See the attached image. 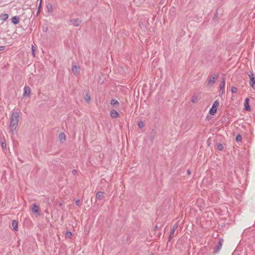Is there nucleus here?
<instances>
[{
  "instance_id": "nucleus-1",
  "label": "nucleus",
  "mask_w": 255,
  "mask_h": 255,
  "mask_svg": "<svg viewBox=\"0 0 255 255\" xmlns=\"http://www.w3.org/2000/svg\"><path fill=\"white\" fill-rule=\"evenodd\" d=\"M19 113L16 111H13L12 113L9 128L12 132L14 131L18 125L19 122Z\"/></svg>"
},
{
  "instance_id": "nucleus-2",
  "label": "nucleus",
  "mask_w": 255,
  "mask_h": 255,
  "mask_svg": "<svg viewBox=\"0 0 255 255\" xmlns=\"http://www.w3.org/2000/svg\"><path fill=\"white\" fill-rule=\"evenodd\" d=\"M219 77L218 73L214 74L208 80L207 86L209 87L212 86Z\"/></svg>"
},
{
  "instance_id": "nucleus-3",
  "label": "nucleus",
  "mask_w": 255,
  "mask_h": 255,
  "mask_svg": "<svg viewBox=\"0 0 255 255\" xmlns=\"http://www.w3.org/2000/svg\"><path fill=\"white\" fill-rule=\"evenodd\" d=\"M219 102L218 100H216L214 102L212 108L209 111V113L211 115H214L217 112V108L219 106Z\"/></svg>"
},
{
  "instance_id": "nucleus-4",
  "label": "nucleus",
  "mask_w": 255,
  "mask_h": 255,
  "mask_svg": "<svg viewBox=\"0 0 255 255\" xmlns=\"http://www.w3.org/2000/svg\"><path fill=\"white\" fill-rule=\"evenodd\" d=\"M223 242V240L222 239H219V242L216 245V246L215 247L214 253L216 254V253H217L218 252H219V251L221 250V249L222 248Z\"/></svg>"
},
{
  "instance_id": "nucleus-5",
  "label": "nucleus",
  "mask_w": 255,
  "mask_h": 255,
  "mask_svg": "<svg viewBox=\"0 0 255 255\" xmlns=\"http://www.w3.org/2000/svg\"><path fill=\"white\" fill-rule=\"evenodd\" d=\"M178 227V225L177 224H175L173 225L171 230L170 232V235L168 237V242H170L173 237V235L174 234L175 230L177 229Z\"/></svg>"
},
{
  "instance_id": "nucleus-6",
  "label": "nucleus",
  "mask_w": 255,
  "mask_h": 255,
  "mask_svg": "<svg viewBox=\"0 0 255 255\" xmlns=\"http://www.w3.org/2000/svg\"><path fill=\"white\" fill-rule=\"evenodd\" d=\"M31 92V90L29 87L25 86L24 88V97H29Z\"/></svg>"
},
{
  "instance_id": "nucleus-7",
  "label": "nucleus",
  "mask_w": 255,
  "mask_h": 255,
  "mask_svg": "<svg viewBox=\"0 0 255 255\" xmlns=\"http://www.w3.org/2000/svg\"><path fill=\"white\" fill-rule=\"evenodd\" d=\"M70 22L75 26H79L81 23V20L79 18H76V19H72L70 20Z\"/></svg>"
},
{
  "instance_id": "nucleus-8",
  "label": "nucleus",
  "mask_w": 255,
  "mask_h": 255,
  "mask_svg": "<svg viewBox=\"0 0 255 255\" xmlns=\"http://www.w3.org/2000/svg\"><path fill=\"white\" fill-rule=\"evenodd\" d=\"M110 116L112 118L116 119L119 117V114L115 110H113L110 112Z\"/></svg>"
},
{
  "instance_id": "nucleus-9",
  "label": "nucleus",
  "mask_w": 255,
  "mask_h": 255,
  "mask_svg": "<svg viewBox=\"0 0 255 255\" xmlns=\"http://www.w3.org/2000/svg\"><path fill=\"white\" fill-rule=\"evenodd\" d=\"M72 72L75 75L78 74L80 71V67L79 66H77L76 65L72 66Z\"/></svg>"
},
{
  "instance_id": "nucleus-10",
  "label": "nucleus",
  "mask_w": 255,
  "mask_h": 255,
  "mask_svg": "<svg viewBox=\"0 0 255 255\" xmlns=\"http://www.w3.org/2000/svg\"><path fill=\"white\" fill-rule=\"evenodd\" d=\"M249 99L248 98L246 99L245 102V110L247 111H249L251 110L250 106L249 105Z\"/></svg>"
},
{
  "instance_id": "nucleus-11",
  "label": "nucleus",
  "mask_w": 255,
  "mask_h": 255,
  "mask_svg": "<svg viewBox=\"0 0 255 255\" xmlns=\"http://www.w3.org/2000/svg\"><path fill=\"white\" fill-rule=\"evenodd\" d=\"M200 98L198 95L195 94L192 97L191 102L192 103H196L200 100Z\"/></svg>"
},
{
  "instance_id": "nucleus-12",
  "label": "nucleus",
  "mask_w": 255,
  "mask_h": 255,
  "mask_svg": "<svg viewBox=\"0 0 255 255\" xmlns=\"http://www.w3.org/2000/svg\"><path fill=\"white\" fill-rule=\"evenodd\" d=\"M96 196L98 199L102 200L104 198V192L99 191L96 193Z\"/></svg>"
},
{
  "instance_id": "nucleus-13",
  "label": "nucleus",
  "mask_w": 255,
  "mask_h": 255,
  "mask_svg": "<svg viewBox=\"0 0 255 255\" xmlns=\"http://www.w3.org/2000/svg\"><path fill=\"white\" fill-rule=\"evenodd\" d=\"M32 210L33 213H37L38 215H40L39 208L35 204H33Z\"/></svg>"
},
{
  "instance_id": "nucleus-14",
  "label": "nucleus",
  "mask_w": 255,
  "mask_h": 255,
  "mask_svg": "<svg viewBox=\"0 0 255 255\" xmlns=\"http://www.w3.org/2000/svg\"><path fill=\"white\" fill-rule=\"evenodd\" d=\"M19 18L17 16H14L11 19V22H12V23H13L14 24H17L19 23Z\"/></svg>"
},
{
  "instance_id": "nucleus-15",
  "label": "nucleus",
  "mask_w": 255,
  "mask_h": 255,
  "mask_svg": "<svg viewBox=\"0 0 255 255\" xmlns=\"http://www.w3.org/2000/svg\"><path fill=\"white\" fill-rule=\"evenodd\" d=\"M12 226L13 228V229L15 231L18 230V223L16 220H13L12 222Z\"/></svg>"
},
{
  "instance_id": "nucleus-16",
  "label": "nucleus",
  "mask_w": 255,
  "mask_h": 255,
  "mask_svg": "<svg viewBox=\"0 0 255 255\" xmlns=\"http://www.w3.org/2000/svg\"><path fill=\"white\" fill-rule=\"evenodd\" d=\"M8 17V15L6 13H2L0 15V19L3 21L6 20Z\"/></svg>"
},
{
  "instance_id": "nucleus-17",
  "label": "nucleus",
  "mask_w": 255,
  "mask_h": 255,
  "mask_svg": "<svg viewBox=\"0 0 255 255\" xmlns=\"http://www.w3.org/2000/svg\"><path fill=\"white\" fill-rule=\"evenodd\" d=\"M250 83L253 89H255V77H251Z\"/></svg>"
},
{
  "instance_id": "nucleus-18",
  "label": "nucleus",
  "mask_w": 255,
  "mask_h": 255,
  "mask_svg": "<svg viewBox=\"0 0 255 255\" xmlns=\"http://www.w3.org/2000/svg\"><path fill=\"white\" fill-rule=\"evenodd\" d=\"M225 86V78H223L222 79V82H221V84L220 85V89L222 90H224Z\"/></svg>"
},
{
  "instance_id": "nucleus-19",
  "label": "nucleus",
  "mask_w": 255,
  "mask_h": 255,
  "mask_svg": "<svg viewBox=\"0 0 255 255\" xmlns=\"http://www.w3.org/2000/svg\"><path fill=\"white\" fill-rule=\"evenodd\" d=\"M46 8L48 12H52L53 11V6L51 4L49 3L47 5Z\"/></svg>"
},
{
  "instance_id": "nucleus-20",
  "label": "nucleus",
  "mask_w": 255,
  "mask_h": 255,
  "mask_svg": "<svg viewBox=\"0 0 255 255\" xmlns=\"http://www.w3.org/2000/svg\"><path fill=\"white\" fill-rule=\"evenodd\" d=\"M59 140L62 141L63 140L65 139V135L63 132H61L59 134Z\"/></svg>"
},
{
  "instance_id": "nucleus-21",
  "label": "nucleus",
  "mask_w": 255,
  "mask_h": 255,
  "mask_svg": "<svg viewBox=\"0 0 255 255\" xmlns=\"http://www.w3.org/2000/svg\"><path fill=\"white\" fill-rule=\"evenodd\" d=\"M111 104L113 106L119 104V102L115 99H112L111 101Z\"/></svg>"
},
{
  "instance_id": "nucleus-22",
  "label": "nucleus",
  "mask_w": 255,
  "mask_h": 255,
  "mask_svg": "<svg viewBox=\"0 0 255 255\" xmlns=\"http://www.w3.org/2000/svg\"><path fill=\"white\" fill-rule=\"evenodd\" d=\"M84 99L87 103H89L90 101L91 98L90 96L88 95V94H86L85 96Z\"/></svg>"
},
{
  "instance_id": "nucleus-23",
  "label": "nucleus",
  "mask_w": 255,
  "mask_h": 255,
  "mask_svg": "<svg viewBox=\"0 0 255 255\" xmlns=\"http://www.w3.org/2000/svg\"><path fill=\"white\" fill-rule=\"evenodd\" d=\"M72 236V234L71 232L67 231L66 233V237L68 239H70Z\"/></svg>"
},
{
  "instance_id": "nucleus-24",
  "label": "nucleus",
  "mask_w": 255,
  "mask_h": 255,
  "mask_svg": "<svg viewBox=\"0 0 255 255\" xmlns=\"http://www.w3.org/2000/svg\"><path fill=\"white\" fill-rule=\"evenodd\" d=\"M138 127L140 128H143L144 127V123L143 122L140 121V122L138 123Z\"/></svg>"
},
{
  "instance_id": "nucleus-25",
  "label": "nucleus",
  "mask_w": 255,
  "mask_h": 255,
  "mask_svg": "<svg viewBox=\"0 0 255 255\" xmlns=\"http://www.w3.org/2000/svg\"><path fill=\"white\" fill-rule=\"evenodd\" d=\"M1 147L4 149H6V144L5 142V141H1Z\"/></svg>"
},
{
  "instance_id": "nucleus-26",
  "label": "nucleus",
  "mask_w": 255,
  "mask_h": 255,
  "mask_svg": "<svg viewBox=\"0 0 255 255\" xmlns=\"http://www.w3.org/2000/svg\"><path fill=\"white\" fill-rule=\"evenodd\" d=\"M217 148L219 150H222L224 148V146L223 145L221 144V143H218L217 144Z\"/></svg>"
},
{
  "instance_id": "nucleus-27",
  "label": "nucleus",
  "mask_w": 255,
  "mask_h": 255,
  "mask_svg": "<svg viewBox=\"0 0 255 255\" xmlns=\"http://www.w3.org/2000/svg\"><path fill=\"white\" fill-rule=\"evenodd\" d=\"M242 138V136H241V135L239 134V135H238L236 136V140H237V141H241Z\"/></svg>"
},
{
  "instance_id": "nucleus-28",
  "label": "nucleus",
  "mask_w": 255,
  "mask_h": 255,
  "mask_svg": "<svg viewBox=\"0 0 255 255\" xmlns=\"http://www.w3.org/2000/svg\"><path fill=\"white\" fill-rule=\"evenodd\" d=\"M231 91L233 93H236L237 91V88L235 87H232Z\"/></svg>"
},
{
  "instance_id": "nucleus-29",
  "label": "nucleus",
  "mask_w": 255,
  "mask_h": 255,
  "mask_svg": "<svg viewBox=\"0 0 255 255\" xmlns=\"http://www.w3.org/2000/svg\"><path fill=\"white\" fill-rule=\"evenodd\" d=\"M248 75L250 79H251V77H255L254 75L253 72H252V71L250 72Z\"/></svg>"
},
{
  "instance_id": "nucleus-30",
  "label": "nucleus",
  "mask_w": 255,
  "mask_h": 255,
  "mask_svg": "<svg viewBox=\"0 0 255 255\" xmlns=\"http://www.w3.org/2000/svg\"><path fill=\"white\" fill-rule=\"evenodd\" d=\"M75 204L76 206H80L81 205V202H80V200L78 199V200H76L75 202Z\"/></svg>"
},
{
  "instance_id": "nucleus-31",
  "label": "nucleus",
  "mask_w": 255,
  "mask_h": 255,
  "mask_svg": "<svg viewBox=\"0 0 255 255\" xmlns=\"http://www.w3.org/2000/svg\"><path fill=\"white\" fill-rule=\"evenodd\" d=\"M32 54H33V56L34 57L35 56V53H34V46H32Z\"/></svg>"
},
{
  "instance_id": "nucleus-32",
  "label": "nucleus",
  "mask_w": 255,
  "mask_h": 255,
  "mask_svg": "<svg viewBox=\"0 0 255 255\" xmlns=\"http://www.w3.org/2000/svg\"><path fill=\"white\" fill-rule=\"evenodd\" d=\"M41 0L40 1V4H39V5L38 10V11H37V13H39V11H40V7H41Z\"/></svg>"
},
{
  "instance_id": "nucleus-33",
  "label": "nucleus",
  "mask_w": 255,
  "mask_h": 255,
  "mask_svg": "<svg viewBox=\"0 0 255 255\" xmlns=\"http://www.w3.org/2000/svg\"><path fill=\"white\" fill-rule=\"evenodd\" d=\"M5 47L4 46H0V51H2L4 49Z\"/></svg>"
},
{
  "instance_id": "nucleus-34",
  "label": "nucleus",
  "mask_w": 255,
  "mask_h": 255,
  "mask_svg": "<svg viewBox=\"0 0 255 255\" xmlns=\"http://www.w3.org/2000/svg\"><path fill=\"white\" fill-rule=\"evenodd\" d=\"M72 173L75 174L77 173V170H72Z\"/></svg>"
},
{
  "instance_id": "nucleus-35",
  "label": "nucleus",
  "mask_w": 255,
  "mask_h": 255,
  "mask_svg": "<svg viewBox=\"0 0 255 255\" xmlns=\"http://www.w3.org/2000/svg\"><path fill=\"white\" fill-rule=\"evenodd\" d=\"M158 228V226L157 225H156L154 228V231L157 230Z\"/></svg>"
},
{
  "instance_id": "nucleus-36",
  "label": "nucleus",
  "mask_w": 255,
  "mask_h": 255,
  "mask_svg": "<svg viewBox=\"0 0 255 255\" xmlns=\"http://www.w3.org/2000/svg\"><path fill=\"white\" fill-rule=\"evenodd\" d=\"M187 173H188V174H190V171L189 170H188V171H187Z\"/></svg>"
},
{
  "instance_id": "nucleus-37",
  "label": "nucleus",
  "mask_w": 255,
  "mask_h": 255,
  "mask_svg": "<svg viewBox=\"0 0 255 255\" xmlns=\"http://www.w3.org/2000/svg\"><path fill=\"white\" fill-rule=\"evenodd\" d=\"M62 204L60 203H59V206H62Z\"/></svg>"
},
{
  "instance_id": "nucleus-38",
  "label": "nucleus",
  "mask_w": 255,
  "mask_h": 255,
  "mask_svg": "<svg viewBox=\"0 0 255 255\" xmlns=\"http://www.w3.org/2000/svg\"><path fill=\"white\" fill-rule=\"evenodd\" d=\"M150 255H153L152 254H150Z\"/></svg>"
}]
</instances>
